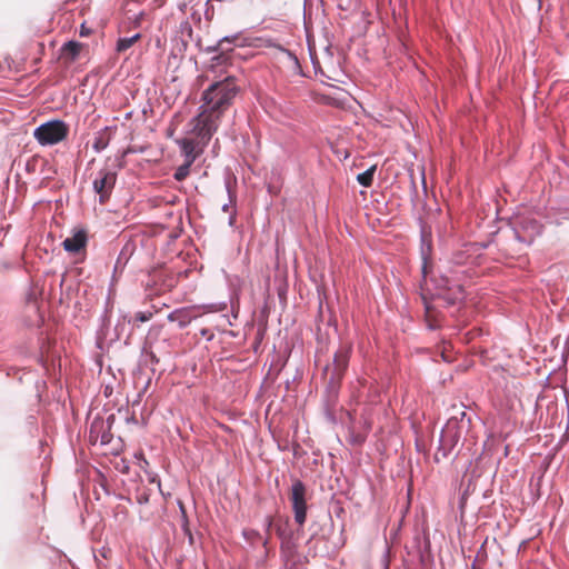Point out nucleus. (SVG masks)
Here are the masks:
<instances>
[{
    "label": "nucleus",
    "instance_id": "nucleus-1",
    "mask_svg": "<svg viewBox=\"0 0 569 569\" xmlns=\"http://www.w3.org/2000/svg\"><path fill=\"white\" fill-rule=\"evenodd\" d=\"M238 87L233 77H226L221 81L213 82L202 93V103L199 113L191 120V132L209 142L217 131L222 113L230 107Z\"/></svg>",
    "mask_w": 569,
    "mask_h": 569
},
{
    "label": "nucleus",
    "instance_id": "nucleus-2",
    "mask_svg": "<svg viewBox=\"0 0 569 569\" xmlns=\"http://www.w3.org/2000/svg\"><path fill=\"white\" fill-rule=\"evenodd\" d=\"M466 413L461 412V420L459 421L456 417L450 418L446 426L442 428L440 433V446L439 450L442 451V457L446 458L450 450H452L459 442L463 429L467 423L465 422Z\"/></svg>",
    "mask_w": 569,
    "mask_h": 569
},
{
    "label": "nucleus",
    "instance_id": "nucleus-3",
    "mask_svg": "<svg viewBox=\"0 0 569 569\" xmlns=\"http://www.w3.org/2000/svg\"><path fill=\"white\" fill-rule=\"evenodd\" d=\"M68 133L67 124L61 120L42 123L34 130V138L42 146H52L62 141Z\"/></svg>",
    "mask_w": 569,
    "mask_h": 569
},
{
    "label": "nucleus",
    "instance_id": "nucleus-4",
    "mask_svg": "<svg viewBox=\"0 0 569 569\" xmlns=\"http://www.w3.org/2000/svg\"><path fill=\"white\" fill-rule=\"evenodd\" d=\"M306 488L301 481H296L291 487V502L295 512V520L299 526L306 522L307 518V503H306Z\"/></svg>",
    "mask_w": 569,
    "mask_h": 569
},
{
    "label": "nucleus",
    "instance_id": "nucleus-5",
    "mask_svg": "<svg viewBox=\"0 0 569 569\" xmlns=\"http://www.w3.org/2000/svg\"><path fill=\"white\" fill-rule=\"evenodd\" d=\"M116 179V172L109 169H101L98 172L93 180V190L99 194L100 202H104V200L110 196L114 187Z\"/></svg>",
    "mask_w": 569,
    "mask_h": 569
},
{
    "label": "nucleus",
    "instance_id": "nucleus-6",
    "mask_svg": "<svg viewBox=\"0 0 569 569\" xmlns=\"http://www.w3.org/2000/svg\"><path fill=\"white\" fill-rule=\"evenodd\" d=\"M194 136L197 137V139H199V141L187 138L178 141L181 151L184 156L186 162H188L189 164H192L196 161L197 157L202 151L203 147L208 143H204L202 139L197 134Z\"/></svg>",
    "mask_w": 569,
    "mask_h": 569
},
{
    "label": "nucleus",
    "instance_id": "nucleus-7",
    "mask_svg": "<svg viewBox=\"0 0 569 569\" xmlns=\"http://www.w3.org/2000/svg\"><path fill=\"white\" fill-rule=\"evenodd\" d=\"M87 243V234L82 230L76 231L71 237L63 240L62 246L67 252L78 253L84 249Z\"/></svg>",
    "mask_w": 569,
    "mask_h": 569
},
{
    "label": "nucleus",
    "instance_id": "nucleus-8",
    "mask_svg": "<svg viewBox=\"0 0 569 569\" xmlns=\"http://www.w3.org/2000/svg\"><path fill=\"white\" fill-rule=\"evenodd\" d=\"M197 317L193 308L176 309L169 313L168 319L171 322H177L180 328L188 326L192 319Z\"/></svg>",
    "mask_w": 569,
    "mask_h": 569
},
{
    "label": "nucleus",
    "instance_id": "nucleus-9",
    "mask_svg": "<svg viewBox=\"0 0 569 569\" xmlns=\"http://www.w3.org/2000/svg\"><path fill=\"white\" fill-rule=\"evenodd\" d=\"M349 361V349H339L333 358V371L336 377H340L343 370L347 368Z\"/></svg>",
    "mask_w": 569,
    "mask_h": 569
},
{
    "label": "nucleus",
    "instance_id": "nucleus-10",
    "mask_svg": "<svg viewBox=\"0 0 569 569\" xmlns=\"http://www.w3.org/2000/svg\"><path fill=\"white\" fill-rule=\"evenodd\" d=\"M81 48H82V44L80 42L69 41V42L64 43L61 49L62 56L66 59L74 60L79 56Z\"/></svg>",
    "mask_w": 569,
    "mask_h": 569
},
{
    "label": "nucleus",
    "instance_id": "nucleus-11",
    "mask_svg": "<svg viewBox=\"0 0 569 569\" xmlns=\"http://www.w3.org/2000/svg\"><path fill=\"white\" fill-rule=\"evenodd\" d=\"M140 33H136L131 37L120 38L117 42V51L124 52L126 50L131 48L140 39Z\"/></svg>",
    "mask_w": 569,
    "mask_h": 569
},
{
    "label": "nucleus",
    "instance_id": "nucleus-12",
    "mask_svg": "<svg viewBox=\"0 0 569 569\" xmlns=\"http://www.w3.org/2000/svg\"><path fill=\"white\" fill-rule=\"evenodd\" d=\"M376 166H371L369 169L357 176V181L363 187H370L373 181Z\"/></svg>",
    "mask_w": 569,
    "mask_h": 569
},
{
    "label": "nucleus",
    "instance_id": "nucleus-13",
    "mask_svg": "<svg viewBox=\"0 0 569 569\" xmlns=\"http://www.w3.org/2000/svg\"><path fill=\"white\" fill-rule=\"evenodd\" d=\"M191 166L192 164H189L188 162H184L182 166H180L174 172V179L178 181L184 180L190 172Z\"/></svg>",
    "mask_w": 569,
    "mask_h": 569
},
{
    "label": "nucleus",
    "instance_id": "nucleus-14",
    "mask_svg": "<svg viewBox=\"0 0 569 569\" xmlns=\"http://www.w3.org/2000/svg\"><path fill=\"white\" fill-rule=\"evenodd\" d=\"M150 317H151V313H148V315H147V313H143V312H139V313L137 315V319H138L139 321H141V322H146V321H148V320L150 319Z\"/></svg>",
    "mask_w": 569,
    "mask_h": 569
},
{
    "label": "nucleus",
    "instance_id": "nucleus-15",
    "mask_svg": "<svg viewBox=\"0 0 569 569\" xmlns=\"http://www.w3.org/2000/svg\"><path fill=\"white\" fill-rule=\"evenodd\" d=\"M279 49L281 50V52L287 54L290 59H293L295 61H297L296 57L290 51L283 49V48H280V47H279Z\"/></svg>",
    "mask_w": 569,
    "mask_h": 569
},
{
    "label": "nucleus",
    "instance_id": "nucleus-16",
    "mask_svg": "<svg viewBox=\"0 0 569 569\" xmlns=\"http://www.w3.org/2000/svg\"><path fill=\"white\" fill-rule=\"evenodd\" d=\"M422 256H423V260L426 261V251H425L423 248H422ZM422 272H423L425 276L427 274V264H426V262L422 266Z\"/></svg>",
    "mask_w": 569,
    "mask_h": 569
},
{
    "label": "nucleus",
    "instance_id": "nucleus-17",
    "mask_svg": "<svg viewBox=\"0 0 569 569\" xmlns=\"http://www.w3.org/2000/svg\"><path fill=\"white\" fill-rule=\"evenodd\" d=\"M88 34V31L84 29V27H81L80 36L84 37Z\"/></svg>",
    "mask_w": 569,
    "mask_h": 569
},
{
    "label": "nucleus",
    "instance_id": "nucleus-18",
    "mask_svg": "<svg viewBox=\"0 0 569 569\" xmlns=\"http://www.w3.org/2000/svg\"><path fill=\"white\" fill-rule=\"evenodd\" d=\"M224 41L230 42L231 39L229 37H224L221 42H224Z\"/></svg>",
    "mask_w": 569,
    "mask_h": 569
},
{
    "label": "nucleus",
    "instance_id": "nucleus-19",
    "mask_svg": "<svg viewBox=\"0 0 569 569\" xmlns=\"http://www.w3.org/2000/svg\"><path fill=\"white\" fill-rule=\"evenodd\" d=\"M356 441L360 443L363 441V438L359 436V437H357Z\"/></svg>",
    "mask_w": 569,
    "mask_h": 569
},
{
    "label": "nucleus",
    "instance_id": "nucleus-20",
    "mask_svg": "<svg viewBox=\"0 0 569 569\" xmlns=\"http://www.w3.org/2000/svg\"><path fill=\"white\" fill-rule=\"evenodd\" d=\"M270 527H271V520H270V519H268V520H267V529H269Z\"/></svg>",
    "mask_w": 569,
    "mask_h": 569
},
{
    "label": "nucleus",
    "instance_id": "nucleus-21",
    "mask_svg": "<svg viewBox=\"0 0 569 569\" xmlns=\"http://www.w3.org/2000/svg\"><path fill=\"white\" fill-rule=\"evenodd\" d=\"M228 209H229V206H228V204H224V206L222 207V210H223V211H226V212L228 211Z\"/></svg>",
    "mask_w": 569,
    "mask_h": 569
},
{
    "label": "nucleus",
    "instance_id": "nucleus-22",
    "mask_svg": "<svg viewBox=\"0 0 569 569\" xmlns=\"http://www.w3.org/2000/svg\"><path fill=\"white\" fill-rule=\"evenodd\" d=\"M439 452H441V453H442V451H441V450H438V452H436V457H437V458H438V456H439Z\"/></svg>",
    "mask_w": 569,
    "mask_h": 569
}]
</instances>
